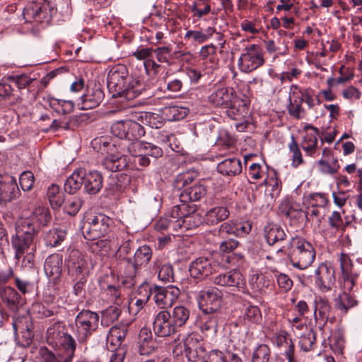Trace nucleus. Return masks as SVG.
Here are the masks:
<instances>
[{
  "mask_svg": "<svg viewBox=\"0 0 362 362\" xmlns=\"http://www.w3.org/2000/svg\"><path fill=\"white\" fill-rule=\"evenodd\" d=\"M180 295V289L175 286L165 287L154 285L153 299L156 304L163 308H170Z\"/></svg>",
  "mask_w": 362,
  "mask_h": 362,
  "instance_id": "nucleus-19",
  "label": "nucleus"
},
{
  "mask_svg": "<svg viewBox=\"0 0 362 362\" xmlns=\"http://www.w3.org/2000/svg\"><path fill=\"white\" fill-rule=\"evenodd\" d=\"M274 277L276 279L279 288L284 293L289 291L293 285V280L286 274L278 271L274 272Z\"/></svg>",
  "mask_w": 362,
  "mask_h": 362,
  "instance_id": "nucleus-57",
  "label": "nucleus"
},
{
  "mask_svg": "<svg viewBox=\"0 0 362 362\" xmlns=\"http://www.w3.org/2000/svg\"><path fill=\"white\" fill-rule=\"evenodd\" d=\"M128 332L127 324H118L110 328L107 336V342L110 346H120Z\"/></svg>",
  "mask_w": 362,
  "mask_h": 362,
  "instance_id": "nucleus-37",
  "label": "nucleus"
},
{
  "mask_svg": "<svg viewBox=\"0 0 362 362\" xmlns=\"http://www.w3.org/2000/svg\"><path fill=\"white\" fill-rule=\"evenodd\" d=\"M221 313H204L199 315L195 325L205 334L215 335L218 331V325L221 320Z\"/></svg>",
  "mask_w": 362,
  "mask_h": 362,
  "instance_id": "nucleus-21",
  "label": "nucleus"
},
{
  "mask_svg": "<svg viewBox=\"0 0 362 362\" xmlns=\"http://www.w3.org/2000/svg\"><path fill=\"white\" fill-rule=\"evenodd\" d=\"M19 194V189L16 179L6 175L0 178V203H7L16 199Z\"/></svg>",
  "mask_w": 362,
  "mask_h": 362,
  "instance_id": "nucleus-23",
  "label": "nucleus"
},
{
  "mask_svg": "<svg viewBox=\"0 0 362 362\" xmlns=\"http://www.w3.org/2000/svg\"><path fill=\"white\" fill-rule=\"evenodd\" d=\"M194 177L189 172L178 174L173 182V186L175 191L179 194L181 204L187 202H198L206 194V187L202 184L193 183Z\"/></svg>",
  "mask_w": 362,
  "mask_h": 362,
  "instance_id": "nucleus-4",
  "label": "nucleus"
},
{
  "mask_svg": "<svg viewBox=\"0 0 362 362\" xmlns=\"http://www.w3.org/2000/svg\"><path fill=\"white\" fill-rule=\"evenodd\" d=\"M217 264L211 258L199 257L190 263L189 272L192 278L202 281L215 272Z\"/></svg>",
  "mask_w": 362,
  "mask_h": 362,
  "instance_id": "nucleus-17",
  "label": "nucleus"
},
{
  "mask_svg": "<svg viewBox=\"0 0 362 362\" xmlns=\"http://www.w3.org/2000/svg\"><path fill=\"white\" fill-rule=\"evenodd\" d=\"M65 262L68 273L72 276L77 277L88 269L86 259L78 250H71Z\"/></svg>",
  "mask_w": 362,
  "mask_h": 362,
  "instance_id": "nucleus-22",
  "label": "nucleus"
},
{
  "mask_svg": "<svg viewBox=\"0 0 362 362\" xmlns=\"http://www.w3.org/2000/svg\"><path fill=\"white\" fill-rule=\"evenodd\" d=\"M154 269H158V279L166 283L175 281L173 267L171 264H160L158 260L154 262Z\"/></svg>",
  "mask_w": 362,
  "mask_h": 362,
  "instance_id": "nucleus-48",
  "label": "nucleus"
},
{
  "mask_svg": "<svg viewBox=\"0 0 362 362\" xmlns=\"http://www.w3.org/2000/svg\"><path fill=\"white\" fill-rule=\"evenodd\" d=\"M209 103L214 107L224 110L230 119L239 121L238 131H243L249 124L250 103L239 97L233 88L223 87L212 92L208 97Z\"/></svg>",
  "mask_w": 362,
  "mask_h": 362,
  "instance_id": "nucleus-1",
  "label": "nucleus"
},
{
  "mask_svg": "<svg viewBox=\"0 0 362 362\" xmlns=\"http://www.w3.org/2000/svg\"><path fill=\"white\" fill-rule=\"evenodd\" d=\"M216 47L213 45H207L203 46L200 49V57L203 59H209V61L212 64L211 68L215 69L217 66V63L216 62Z\"/></svg>",
  "mask_w": 362,
  "mask_h": 362,
  "instance_id": "nucleus-58",
  "label": "nucleus"
},
{
  "mask_svg": "<svg viewBox=\"0 0 362 362\" xmlns=\"http://www.w3.org/2000/svg\"><path fill=\"white\" fill-rule=\"evenodd\" d=\"M271 354L272 351L268 345L259 344L252 351L251 362H269Z\"/></svg>",
  "mask_w": 362,
  "mask_h": 362,
  "instance_id": "nucleus-51",
  "label": "nucleus"
},
{
  "mask_svg": "<svg viewBox=\"0 0 362 362\" xmlns=\"http://www.w3.org/2000/svg\"><path fill=\"white\" fill-rule=\"evenodd\" d=\"M51 11L49 4L45 1H30L24 8L23 16L26 22L47 24L52 19Z\"/></svg>",
  "mask_w": 362,
  "mask_h": 362,
  "instance_id": "nucleus-14",
  "label": "nucleus"
},
{
  "mask_svg": "<svg viewBox=\"0 0 362 362\" xmlns=\"http://www.w3.org/2000/svg\"><path fill=\"white\" fill-rule=\"evenodd\" d=\"M35 182V177L32 172L24 171L19 177V183L23 191H29L32 189Z\"/></svg>",
  "mask_w": 362,
  "mask_h": 362,
  "instance_id": "nucleus-63",
  "label": "nucleus"
},
{
  "mask_svg": "<svg viewBox=\"0 0 362 362\" xmlns=\"http://www.w3.org/2000/svg\"><path fill=\"white\" fill-rule=\"evenodd\" d=\"M189 315V310L183 305L175 306L170 313L172 320L178 329L187 323Z\"/></svg>",
  "mask_w": 362,
  "mask_h": 362,
  "instance_id": "nucleus-44",
  "label": "nucleus"
},
{
  "mask_svg": "<svg viewBox=\"0 0 362 362\" xmlns=\"http://www.w3.org/2000/svg\"><path fill=\"white\" fill-rule=\"evenodd\" d=\"M105 94L100 87L97 85L88 90L86 94L81 96V109L90 110L98 107L104 99Z\"/></svg>",
  "mask_w": 362,
  "mask_h": 362,
  "instance_id": "nucleus-28",
  "label": "nucleus"
},
{
  "mask_svg": "<svg viewBox=\"0 0 362 362\" xmlns=\"http://www.w3.org/2000/svg\"><path fill=\"white\" fill-rule=\"evenodd\" d=\"M47 195L49 204L54 209H59L64 202V192L57 185L52 184L48 187Z\"/></svg>",
  "mask_w": 362,
  "mask_h": 362,
  "instance_id": "nucleus-41",
  "label": "nucleus"
},
{
  "mask_svg": "<svg viewBox=\"0 0 362 362\" xmlns=\"http://www.w3.org/2000/svg\"><path fill=\"white\" fill-rule=\"evenodd\" d=\"M63 258L58 253L49 255L45 262L44 269L47 276L53 283H56L60 278L62 272Z\"/></svg>",
  "mask_w": 362,
  "mask_h": 362,
  "instance_id": "nucleus-24",
  "label": "nucleus"
},
{
  "mask_svg": "<svg viewBox=\"0 0 362 362\" xmlns=\"http://www.w3.org/2000/svg\"><path fill=\"white\" fill-rule=\"evenodd\" d=\"M83 176H85L84 168L75 170L64 183L65 192L70 194L76 193L83 185Z\"/></svg>",
  "mask_w": 362,
  "mask_h": 362,
  "instance_id": "nucleus-36",
  "label": "nucleus"
},
{
  "mask_svg": "<svg viewBox=\"0 0 362 362\" xmlns=\"http://www.w3.org/2000/svg\"><path fill=\"white\" fill-rule=\"evenodd\" d=\"M214 282L218 286L236 288L244 284L243 275L236 269L218 275L214 278Z\"/></svg>",
  "mask_w": 362,
  "mask_h": 362,
  "instance_id": "nucleus-29",
  "label": "nucleus"
},
{
  "mask_svg": "<svg viewBox=\"0 0 362 362\" xmlns=\"http://www.w3.org/2000/svg\"><path fill=\"white\" fill-rule=\"evenodd\" d=\"M288 257L291 265L299 269L308 268L314 262L316 252L314 246L305 238L296 235L288 245Z\"/></svg>",
  "mask_w": 362,
  "mask_h": 362,
  "instance_id": "nucleus-3",
  "label": "nucleus"
},
{
  "mask_svg": "<svg viewBox=\"0 0 362 362\" xmlns=\"http://www.w3.org/2000/svg\"><path fill=\"white\" fill-rule=\"evenodd\" d=\"M66 233L62 229H52L47 233L45 240L47 246L57 247L65 240Z\"/></svg>",
  "mask_w": 362,
  "mask_h": 362,
  "instance_id": "nucleus-50",
  "label": "nucleus"
},
{
  "mask_svg": "<svg viewBox=\"0 0 362 362\" xmlns=\"http://www.w3.org/2000/svg\"><path fill=\"white\" fill-rule=\"evenodd\" d=\"M264 51L260 45L251 44L242 49L238 66L240 71L246 74L252 72L265 63Z\"/></svg>",
  "mask_w": 362,
  "mask_h": 362,
  "instance_id": "nucleus-11",
  "label": "nucleus"
},
{
  "mask_svg": "<svg viewBox=\"0 0 362 362\" xmlns=\"http://www.w3.org/2000/svg\"><path fill=\"white\" fill-rule=\"evenodd\" d=\"M22 234H23L22 232L21 234L16 233L11 237V245L15 250L16 260H20L23 255L28 252L34 241L30 236H25Z\"/></svg>",
  "mask_w": 362,
  "mask_h": 362,
  "instance_id": "nucleus-32",
  "label": "nucleus"
},
{
  "mask_svg": "<svg viewBox=\"0 0 362 362\" xmlns=\"http://www.w3.org/2000/svg\"><path fill=\"white\" fill-rule=\"evenodd\" d=\"M217 171L223 175L235 176L242 172V163L237 158H230L220 162Z\"/></svg>",
  "mask_w": 362,
  "mask_h": 362,
  "instance_id": "nucleus-35",
  "label": "nucleus"
},
{
  "mask_svg": "<svg viewBox=\"0 0 362 362\" xmlns=\"http://www.w3.org/2000/svg\"><path fill=\"white\" fill-rule=\"evenodd\" d=\"M99 315L89 310H82L75 317L74 333L79 344L85 343L98 328Z\"/></svg>",
  "mask_w": 362,
  "mask_h": 362,
  "instance_id": "nucleus-9",
  "label": "nucleus"
},
{
  "mask_svg": "<svg viewBox=\"0 0 362 362\" xmlns=\"http://www.w3.org/2000/svg\"><path fill=\"white\" fill-rule=\"evenodd\" d=\"M316 342V332L313 329H309L303 333L300 339V349L304 351H310Z\"/></svg>",
  "mask_w": 362,
  "mask_h": 362,
  "instance_id": "nucleus-53",
  "label": "nucleus"
},
{
  "mask_svg": "<svg viewBox=\"0 0 362 362\" xmlns=\"http://www.w3.org/2000/svg\"><path fill=\"white\" fill-rule=\"evenodd\" d=\"M35 80V78H31L29 75L25 74H13L7 77V81L15 84L19 90L25 88Z\"/></svg>",
  "mask_w": 362,
  "mask_h": 362,
  "instance_id": "nucleus-54",
  "label": "nucleus"
},
{
  "mask_svg": "<svg viewBox=\"0 0 362 362\" xmlns=\"http://www.w3.org/2000/svg\"><path fill=\"white\" fill-rule=\"evenodd\" d=\"M263 184L272 187V194H279L281 189V182L277 177V173L275 170H272V174L264 179Z\"/></svg>",
  "mask_w": 362,
  "mask_h": 362,
  "instance_id": "nucleus-60",
  "label": "nucleus"
},
{
  "mask_svg": "<svg viewBox=\"0 0 362 362\" xmlns=\"http://www.w3.org/2000/svg\"><path fill=\"white\" fill-rule=\"evenodd\" d=\"M50 219V214L47 208L38 207L35 209L32 216L28 218L20 220L16 226V233L30 236L34 240L38 233L40 226H46Z\"/></svg>",
  "mask_w": 362,
  "mask_h": 362,
  "instance_id": "nucleus-10",
  "label": "nucleus"
},
{
  "mask_svg": "<svg viewBox=\"0 0 362 362\" xmlns=\"http://www.w3.org/2000/svg\"><path fill=\"white\" fill-rule=\"evenodd\" d=\"M155 229L157 231L162 232L163 230H170L171 231H177L180 228V222L177 221V218H172L171 213L170 217L166 216L161 217L155 223Z\"/></svg>",
  "mask_w": 362,
  "mask_h": 362,
  "instance_id": "nucleus-47",
  "label": "nucleus"
},
{
  "mask_svg": "<svg viewBox=\"0 0 362 362\" xmlns=\"http://www.w3.org/2000/svg\"><path fill=\"white\" fill-rule=\"evenodd\" d=\"M244 320L252 324H259L262 321L260 309L255 305L247 306L244 312Z\"/></svg>",
  "mask_w": 362,
  "mask_h": 362,
  "instance_id": "nucleus-56",
  "label": "nucleus"
},
{
  "mask_svg": "<svg viewBox=\"0 0 362 362\" xmlns=\"http://www.w3.org/2000/svg\"><path fill=\"white\" fill-rule=\"evenodd\" d=\"M107 88L114 98L119 103L131 102L146 91L144 82L139 78L129 74L127 66L116 64L107 74Z\"/></svg>",
  "mask_w": 362,
  "mask_h": 362,
  "instance_id": "nucleus-2",
  "label": "nucleus"
},
{
  "mask_svg": "<svg viewBox=\"0 0 362 362\" xmlns=\"http://www.w3.org/2000/svg\"><path fill=\"white\" fill-rule=\"evenodd\" d=\"M194 204H180L171 209V217L177 218L180 228L185 230L197 228L202 223V216L196 212Z\"/></svg>",
  "mask_w": 362,
  "mask_h": 362,
  "instance_id": "nucleus-12",
  "label": "nucleus"
},
{
  "mask_svg": "<svg viewBox=\"0 0 362 362\" xmlns=\"http://www.w3.org/2000/svg\"><path fill=\"white\" fill-rule=\"evenodd\" d=\"M2 300L10 308L16 307L20 303L21 296L14 288L7 286L0 288Z\"/></svg>",
  "mask_w": 362,
  "mask_h": 362,
  "instance_id": "nucleus-45",
  "label": "nucleus"
},
{
  "mask_svg": "<svg viewBox=\"0 0 362 362\" xmlns=\"http://www.w3.org/2000/svg\"><path fill=\"white\" fill-rule=\"evenodd\" d=\"M136 118L143 124L148 125L151 128L159 129L163 125L162 117L156 113L141 112L136 115Z\"/></svg>",
  "mask_w": 362,
  "mask_h": 362,
  "instance_id": "nucleus-42",
  "label": "nucleus"
},
{
  "mask_svg": "<svg viewBox=\"0 0 362 362\" xmlns=\"http://www.w3.org/2000/svg\"><path fill=\"white\" fill-rule=\"evenodd\" d=\"M334 307L341 313L346 315L351 308L358 305V300L356 296L347 291L339 293L334 300Z\"/></svg>",
  "mask_w": 362,
  "mask_h": 362,
  "instance_id": "nucleus-34",
  "label": "nucleus"
},
{
  "mask_svg": "<svg viewBox=\"0 0 362 362\" xmlns=\"http://www.w3.org/2000/svg\"><path fill=\"white\" fill-rule=\"evenodd\" d=\"M153 54L158 62L171 66L174 64V57L170 46L158 47L153 49Z\"/></svg>",
  "mask_w": 362,
  "mask_h": 362,
  "instance_id": "nucleus-46",
  "label": "nucleus"
},
{
  "mask_svg": "<svg viewBox=\"0 0 362 362\" xmlns=\"http://www.w3.org/2000/svg\"><path fill=\"white\" fill-rule=\"evenodd\" d=\"M184 76L182 74L174 75L166 71L163 77L164 85L166 90L170 93H179L182 91L183 87Z\"/></svg>",
  "mask_w": 362,
  "mask_h": 362,
  "instance_id": "nucleus-40",
  "label": "nucleus"
},
{
  "mask_svg": "<svg viewBox=\"0 0 362 362\" xmlns=\"http://www.w3.org/2000/svg\"><path fill=\"white\" fill-rule=\"evenodd\" d=\"M215 33V28L208 27L202 30H188L185 35V40L192 39L193 42L202 44L211 38Z\"/></svg>",
  "mask_w": 362,
  "mask_h": 362,
  "instance_id": "nucleus-43",
  "label": "nucleus"
},
{
  "mask_svg": "<svg viewBox=\"0 0 362 362\" xmlns=\"http://www.w3.org/2000/svg\"><path fill=\"white\" fill-rule=\"evenodd\" d=\"M315 281L322 292L331 291L336 282L334 268L327 263H321L315 271Z\"/></svg>",
  "mask_w": 362,
  "mask_h": 362,
  "instance_id": "nucleus-18",
  "label": "nucleus"
},
{
  "mask_svg": "<svg viewBox=\"0 0 362 362\" xmlns=\"http://www.w3.org/2000/svg\"><path fill=\"white\" fill-rule=\"evenodd\" d=\"M222 303V295L217 288L201 291L199 300V307L202 312L220 313Z\"/></svg>",
  "mask_w": 362,
  "mask_h": 362,
  "instance_id": "nucleus-20",
  "label": "nucleus"
},
{
  "mask_svg": "<svg viewBox=\"0 0 362 362\" xmlns=\"http://www.w3.org/2000/svg\"><path fill=\"white\" fill-rule=\"evenodd\" d=\"M264 235L269 245L282 243L287 238L284 229L279 224L270 222L264 227Z\"/></svg>",
  "mask_w": 362,
  "mask_h": 362,
  "instance_id": "nucleus-27",
  "label": "nucleus"
},
{
  "mask_svg": "<svg viewBox=\"0 0 362 362\" xmlns=\"http://www.w3.org/2000/svg\"><path fill=\"white\" fill-rule=\"evenodd\" d=\"M152 256V248L147 245H143L136 250L133 257H122L127 266V271L122 275V284L128 288L134 286L136 283V274L142 267L149 263Z\"/></svg>",
  "mask_w": 362,
  "mask_h": 362,
  "instance_id": "nucleus-5",
  "label": "nucleus"
},
{
  "mask_svg": "<svg viewBox=\"0 0 362 362\" xmlns=\"http://www.w3.org/2000/svg\"><path fill=\"white\" fill-rule=\"evenodd\" d=\"M185 353L189 362H202L206 356L202 337L197 332L187 335L184 341Z\"/></svg>",
  "mask_w": 362,
  "mask_h": 362,
  "instance_id": "nucleus-15",
  "label": "nucleus"
},
{
  "mask_svg": "<svg viewBox=\"0 0 362 362\" xmlns=\"http://www.w3.org/2000/svg\"><path fill=\"white\" fill-rule=\"evenodd\" d=\"M331 310L332 307L327 299L320 298L315 301L314 317L320 330H323L327 325Z\"/></svg>",
  "mask_w": 362,
  "mask_h": 362,
  "instance_id": "nucleus-25",
  "label": "nucleus"
},
{
  "mask_svg": "<svg viewBox=\"0 0 362 362\" xmlns=\"http://www.w3.org/2000/svg\"><path fill=\"white\" fill-rule=\"evenodd\" d=\"M189 112L187 107L173 105L165 107L162 110V114L164 118L168 121H178L185 118Z\"/></svg>",
  "mask_w": 362,
  "mask_h": 362,
  "instance_id": "nucleus-39",
  "label": "nucleus"
},
{
  "mask_svg": "<svg viewBox=\"0 0 362 362\" xmlns=\"http://www.w3.org/2000/svg\"><path fill=\"white\" fill-rule=\"evenodd\" d=\"M288 112L290 116L296 119H303L305 115V111L302 107V99L296 96L293 100L289 98Z\"/></svg>",
  "mask_w": 362,
  "mask_h": 362,
  "instance_id": "nucleus-52",
  "label": "nucleus"
},
{
  "mask_svg": "<svg viewBox=\"0 0 362 362\" xmlns=\"http://www.w3.org/2000/svg\"><path fill=\"white\" fill-rule=\"evenodd\" d=\"M121 313L120 305H118V303L109 306L102 312V324L108 326L110 323L118 320Z\"/></svg>",
  "mask_w": 362,
  "mask_h": 362,
  "instance_id": "nucleus-49",
  "label": "nucleus"
},
{
  "mask_svg": "<svg viewBox=\"0 0 362 362\" xmlns=\"http://www.w3.org/2000/svg\"><path fill=\"white\" fill-rule=\"evenodd\" d=\"M93 148L102 153H107V156L102 162L103 166L112 172L122 171L128 166V157L122 153L116 151L115 145L107 141L103 137L95 139L92 141Z\"/></svg>",
  "mask_w": 362,
  "mask_h": 362,
  "instance_id": "nucleus-7",
  "label": "nucleus"
},
{
  "mask_svg": "<svg viewBox=\"0 0 362 362\" xmlns=\"http://www.w3.org/2000/svg\"><path fill=\"white\" fill-rule=\"evenodd\" d=\"M83 200L78 197H73L67 199L64 209L70 216H76L83 205Z\"/></svg>",
  "mask_w": 362,
  "mask_h": 362,
  "instance_id": "nucleus-59",
  "label": "nucleus"
},
{
  "mask_svg": "<svg viewBox=\"0 0 362 362\" xmlns=\"http://www.w3.org/2000/svg\"><path fill=\"white\" fill-rule=\"evenodd\" d=\"M230 211L226 206H217L210 209L204 216V220L209 225L214 226L226 220Z\"/></svg>",
  "mask_w": 362,
  "mask_h": 362,
  "instance_id": "nucleus-38",
  "label": "nucleus"
},
{
  "mask_svg": "<svg viewBox=\"0 0 362 362\" xmlns=\"http://www.w3.org/2000/svg\"><path fill=\"white\" fill-rule=\"evenodd\" d=\"M32 313L36 315L37 317L43 319L54 315V311L41 303H35L32 305Z\"/></svg>",
  "mask_w": 362,
  "mask_h": 362,
  "instance_id": "nucleus-62",
  "label": "nucleus"
},
{
  "mask_svg": "<svg viewBox=\"0 0 362 362\" xmlns=\"http://www.w3.org/2000/svg\"><path fill=\"white\" fill-rule=\"evenodd\" d=\"M138 352L141 356H148L155 353L158 349V344L156 341L139 342Z\"/></svg>",
  "mask_w": 362,
  "mask_h": 362,
  "instance_id": "nucleus-61",
  "label": "nucleus"
},
{
  "mask_svg": "<svg viewBox=\"0 0 362 362\" xmlns=\"http://www.w3.org/2000/svg\"><path fill=\"white\" fill-rule=\"evenodd\" d=\"M131 177L126 173H119L111 176L107 182L105 191L108 195L123 192L130 184Z\"/></svg>",
  "mask_w": 362,
  "mask_h": 362,
  "instance_id": "nucleus-30",
  "label": "nucleus"
},
{
  "mask_svg": "<svg viewBox=\"0 0 362 362\" xmlns=\"http://www.w3.org/2000/svg\"><path fill=\"white\" fill-rule=\"evenodd\" d=\"M103 186V177L98 171H89L85 170V176H83V189L84 191L90 194L95 195L98 194Z\"/></svg>",
  "mask_w": 362,
  "mask_h": 362,
  "instance_id": "nucleus-26",
  "label": "nucleus"
},
{
  "mask_svg": "<svg viewBox=\"0 0 362 362\" xmlns=\"http://www.w3.org/2000/svg\"><path fill=\"white\" fill-rule=\"evenodd\" d=\"M203 130L206 132L205 136L206 139L208 141H214L216 139L220 144L228 148L233 147L236 143L235 138L230 135L228 132H224L218 137L217 131L212 124H205Z\"/></svg>",
  "mask_w": 362,
  "mask_h": 362,
  "instance_id": "nucleus-33",
  "label": "nucleus"
},
{
  "mask_svg": "<svg viewBox=\"0 0 362 362\" xmlns=\"http://www.w3.org/2000/svg\"><path fill=\"white\" fill-rule=\"evenodd\" d=\"M288 148L290 151L292 153V166H293L294 168H297L300 165L303 164L304 160L303 158V156L299 148V144H298L293 136H291V141L288 144Z\"/></svg>",
  "mask_w": 362,
  "mask_h": 362,
  "instance_id": "nucleus-55",
  "label": "nucleus"
},
{
  "mask_svg": "<svg viewBox=\"0 0 362 362\" xmlns=\"http://www.w3.org/2000/svg\"><path fill=\"white\" fill-rule=\"evenodd\" d=\"M304 130H312L313 132H307L305 134L300 143V146L307 155L313 156L317 148V136L320 134V131L317 127L309 124L304 127Z\"/></svg>",
  "mask_w": 362,
  "mask_h": 362,
  "instance_id": "nucleus-31",
  "label": "nucleus"
},
{
  "mask_svg": "<svg viewBox=\"0 0 362 362\" xmlns=\"http://www.w3.org/2000/svg\"><path fill=\"white\" fill-rule=\"evenodd\" d=\"M112 133L117 137L129 141H137L145 135L143 124L136 119L119 121L111 127Z\"/></svg>",
  "mask_w": 362,
  "mask_h": 362,
  "instance_id": "nucleus-13",
  "label": "nucleus"
},
{
  "mask_svg": "<svg viewBox=\"0 0 362 362\" xmlns=\"http://www.w3.org/2000/svg\"><path fill=\"white\" fill-rule=\"evenodd\" d=\"M47 342L52 347L62 349L66 356L65 362H70L74 356L76 341L69 333L65 332L63 322H55L47 330Z\"/></svg>",
  "mask_w": 362,
  "mask_h": 362,
  "instance_id": "nucleus-6",
  "label": "nucleus"
},
{
  "mask_svg": "<svg viewBox=\"0 0 362 362\" xmlns=\"http://www.w3.org/2000/svg\"><path fill=\"white\" fill-rule=\"evenodd\" d=\"M228 351H222L218 349L211 350L202 362H226Z\"/></svg>",
  "mask_w": 362,
  "mask_h": 362,
  "instance_id": "nucleus-64",
  "label": "nucleus"
},
{
  "mask_svg": "<svg viewBox=\"0 0 362 362\" xmlns=\"http://www.w3.org/2000/svg\"><path fill=\"white\" fill-rule=\"evenodd\" d=\"M114 227L115 221L112 218L97 213L86 216L81 230L86 239L94 240L107 235Z\"/></svg>",
  "mask_w": 362,
  "mask_h": 362,
  "instance_id": "nucleus-8",
  "label": "nucleus"
},
{
  "mask_svg": "<svg viewBox=\"0 0 362 362\" xmlns=\"http://www.w3.org/2000/svg\"><path fill=\"white\" fill-rule=\"evenodd\" d=\"M153 331L158 337L165 338L176 334L179 329L172 320L170 312L164 310L159 311L154 317Z\"/></svg>",
  "mask_w": 362,
  "mask_h": 362,
  "instance_id": "nucleus-16",
  "label": "nucleus"
}]
</instances>
